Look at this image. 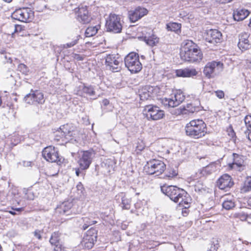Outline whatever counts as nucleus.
Here are the masks:
<instances>
[{
	"mask_svg": "<svg viewBox=\"0 0 251 251\" xmlns=\"http://www.w3.org/2000/svg\"><path fill=\"white\" fill-rule=\"evenodd\" d=\"M84 135L79 133L76 127L72 124H67L60 126L55 133L54 140L59 141L60 139L66 143L81 144Z\"/></svg>",
	"mask_w": 251,
	"mask_h": 251,
	"instance_id": "nucleus-1",
	"label": "nucleus"
},
{
	"mask_svg": "<svg viewBox=\"0 0 251 251\" xmlns=\"http://www.w3.org/2000/svg\"><path fill=\"white\" fill-rule=\"evenodd\" d=\"M161 191L169 197L170 199L185 209L190 206L191 199L189 194L184 190L180 189L175 186H163Z\"/></svg>",
	"mask_w": 251,
	"mask_h": 251,
	"instance_id": "nucleus-2",
	"label": "nucleus"
},
{
	"mask_svg": "<svg viewBox=\"0 0 251 251\" xmlns=\"http://www.w3.org/2000/svg\"><path fill=\"white\" fill-rule=\"evenodd\" d=\"M180 54L182 60L190 62L199 61L202 57L201 50L191 40L183 41Z\"/></svg>",
	"mask_w": 251,
	"mask_h": 251,
	"instance_id": "nucleus-3",
	"label": "nucleus"
},
{
	"mask_svg": "<svg viewBox=\"0 0 251 251\" xmlns=\"http://www.w3.org/2000/svg\"><path fill=\"white\" fill-rule=\"evenodd\" d=\"M185 132L186 135L191 138H201L206 133V124L201 120H192L186 125Z\"/></svg>",
	"mask_w": 251,
	"mask_h": 251,
	"instance_id": "nucleus-4",
	"label": "nucleus"
},
{
	"mask_svg": "<svg viewBox=\"0 0 251 251\" xmlns=\"http://www.w3.org/2000/svg\"><path fill=\"white\" fill-rule=\"evenodd\" d=\"M125 64L126 67L131 73H138L142 68L138 54L134 52L128 53L125 57Z\"/></svg>",
	"mask_w": 251,
	"mask_h": 251,
	"instance_id": "nucleus-5",
	"label": "nucleus"
},
{
	"mask_svg": "<svg viewBox=\"0 0 251 251\" xmlns=\"http://www.w3.org/2000/svg\"><path fill=\"white\" fill-rule=\"evenodd\" d=\"M105 26L108 31L120 33L122 29L123 21L119 15L110 14L106 20Z\"/></svg>",
	"mask_w": 251,
	"mask_h": 251,
	"instance_id": "nucleus-6",
	"label": "nucleus"
},
{
	"mask_svg": "<svg viewBox=\"0 0 251 251\" xmlns=\"http://www.w3.org/2000/svg\"><path fill=\"white\" fill-rule=\"evenodd\" d=\"M166 169V165L161 160L152 159L147 162L145 167L146 172L150 175L159 176Z\"/></svg>",
	"mask_w": 251,
	"mask_h": 251,
	"instance_id": "nucleus-7",
	"label": "nucleus"
},
{
	"mask_svg": "<svg viewBox=\"0 0 251 251\" xmlns=\"http://www.w3.org/2000/svg\"><path fill=\"white\" fill-rule=\"evenodd\" d=\"M94 156L95 153L92 151L78 152L77 163L80 170H85L88 169Z\"/></svg>",
	"mask_w": 251,
	"mask_h": 251,
	"instance_id": "nucleus-8",
	"label": "nucleus"
},
{
	"mask_svg": "<svg viewBox=\"0 0 251 251\" xmlns=\"http://www.w3.org/2000/svg\"><path fill=\"white\" fill-rule=\"evenodd\" d=\"M223 70V64L221 61H213L206 64L203 73L208 78L214 77Z\"/></svg>",
	"mask_w": 251,
	"mask_h": 251,
	"instance_id": "nucleus-9",
	"label": "nucleus"
},
{
	"mask_svg": "<svg viewBox=\"0 0 251 251\" xmlns=\"http://www.w3.org/2000/svg\"><path fill=\"white\" fill-rule=\"evenodd\" d=\"M143 113L148 119L153 121L160 120L165 116L163 110H161L158 106L153 105L145 106Z\"/></svg>",
	"mask_w": 251,
	"mask_h": 251,
	"instance_id": "nucleus-10",
	"label": "nucleus"
},
{
	"mask_svg": "<svg viewBox=\"0 0 251 251\" xmlns=\"http://www.w3.org/2000/svg\"><path fill=\"white\" fill-rule=\"evenodd\" d=\"M185 99V96L180 90H177L171 98H164L162 103L166 107H175L179 105Z\"/></svg>",
	"mask_w": 251,
	"mask_h": 251,
	"instance_id": "nucleus-11",
	"label": "nucleus"
},
{
	"mask_svg": "<svg viewBox=\"0 0 251 251\" xmlns=\"http://www.w3.org/2000/svg\"><path fill=\"white\" fill-rule=\"evenodd\" d=\"M42 156L49 162L57 163L60 162L57 150L51 146L44 148L42 151Z\"/></svg>",
	"mask_w": 251,
	"mask_h": 251,
	"instance_id": "nucleus-12",
	"label": "nucleus"
},
{
	"mask_svg": "<svg viewBox=\"0 0 251 251\" xmlns=\"http://www.w3.org/2000/svg\"><path fill=\"white\" fill-rule=\"evenodd\" d=\"M97 230L94 228H91L86 233L83 237L82 244L85 248L88 249H91L95 242L97 241Z\"/></svg>",
	"mask_w": 251,
	"mask_h": 251,
	"instance_id": "nucleus-13",
	"label": "nucleus"
},
{
	"mask_svg": "<svg viewBox=\"0 0 251 251\" xmlns=\"http://www.w3.org/2000/svg\"><path fill=\"white\" fill-rule=\"evenodd\" d=\"M31 9L29 8H24L16 10L11 15L12 19L23 22L29 23L30 21Z\"/></svg>",
	"mask_w": 251,
	"mask_h": 251,
	"instance_id": "nucleus-14",
	"label": "nucleus"
},
{
	"mask_svg": "<svg viewBox=\"0 0 251 251\" xmlns=\"http://www.w3.org/2000/svg\"><path fill=\"white\" fill-rule=\"evenodd\" d=\"M120 58L113 54H109L105 58V64L108 69L113 72H118L120 70Z\"/></svg>",
	"mask_w": 251,
	"mask_h": 251,
	"instance_id": "nucleus-15",
	"label": "nucleus"
},
{
	"mask_svg": "<svg viewBox=\"0 0 251 251\" xmlns=\"http://www.w3.org/2000/svg\"><path fill=\"white\" fill-rule=\"evenodd\" d=\"M222 37L220 31L217 29H210L206 32L205 40L210 44L216 45L222 41Z\"/></svg>",
	"mask_w": 251,
	"mask_h": 251,
	"instance_id": "nucleus-16",
	"label": "nucleus"
},
{
	"mask_svg": "<svg viewBox=\"0 0 251 251\" xmlns=\"http://www.w3.org/2000/svg\"><path fill=\"white\" fill-rule=\"evenodd\" d=\"M148 12V11L146 8L138 6L134 10H130L128 12V17L130 21L134 23L147 15Z\"/></svg>",
	"mask_w": 251,
	"mask_h": 251,
	"instance_id": "nucleus-17",
	"label": "nucleus"
},
{
	"mask_svg": "<svg viewBox=\"0 0 251 251\" xmlns=\"http://www.w3.org/2000/svg\"><path fill=\"white\" fill-rule=\"evenodd\" d=\"M233 185L231 177L227 174L222 176L217 181V186L220 189L226 190L231 188Z\"/></svg>",
	"mask_w": 251,
	"mask_h": 251,
	"instance_id": "nucleus-18",
	"label": "nucleus"
},
{
	"mask_svg": "<svg viewBox=\"0 0 251 251\" xmlns=\"http://www.w3.org/2000/svg\"><path fill=\"white\" fill-rule=\"evenodd\" d=\"M77 19L82 24L88 23L91 18L86 6H79L77 11Z\"/></svg>",
	"mask_w": 251,
	"mask_h": 251,
	"instance_id": "nucleus-19",
	"label": "nucleus"
},
{
	"mask_svg": "<svg viewBox=\"0 0 251 251\" xmlns=\"http://www.w3.org/2000/svg\"><path fill=\"white\" fill-rule=\"evenodd\" d=\"M250 35L248 33H242L239 36L238 46L242 50L249 49L251 46L249 40Z\"/></svg>",
	"mask_w": 251,
	"mask_h": 251,
	"instance_id": "nucleus-20",
	"label": "nucleus"
},
{
	"mask_svg": "<svg viewBox=\"0 0 251 251\" xmlns=\"http://www.w3.org/2000/svg\"><path fill=\"white\" fill-rule=\"evenodd\" d=\"M198 72L194 68H185L176 70V75L178 77H190L196 76Z\"/></svg>",
	"mask_w": 251,
	"mask_h": 251,
	"instance_id": "nucleus-21",
	"label": "nucleus"
},
{
	"mask_svg": "<svg viewBox=\"0 0 251 251\" xmlns=\"http://www.w3.org/2000/svg\"><path fill=\"white\" fill-rule=\"evenodd\" d=\"M60 233L59 232H53L50 238V242L52 246H54V251H61L62 246L59 242Z\"/></svg>",
	"mask_w": 251,
	"mask_h": 251,
	"instance_id": "nucleus-22",
	"label": "nucleus"
},
{
	"mask_svg": "<svg viewBox=\"0 0 251 251\" xmlns=\"http://www.w3.org/2000/svg\"><path fill=\"white\" fill-rule=\"evenodd\" d=\"M153 87L151 86H146L139 90V96L141 100H148L152 96Z\"/></svg>",
	"mask_w": 251,
	"mask_h": 251,
	"instance_id": "nucleus-23",
	"label": "nucleus"
},
{
	"mask_svg": "<svg viewBox=\"0 0 251 251\" xmlns=\"http://www.w3.org/2000/svg\"><path fill=\"white\" fill-rule=\"evenodd\" d=\"M233 162L228 165L230 168L236 169L243 165L244 160L243 156L233 153Z\"/></svg>",
	"mask_w": 251,
	"mask_h": 251,
	"instance_id": "nucleus-24",
	"label": "nucleus"
},
{
	"mask_svg": "<svg viewBox=\"0 0 251 251\" xmlns=\"http://www.w3.org/2000/svg\"><path fill=\"white\" fill-rule=\"evenodd\" d=\"M73 204L69 201H65L58 206L56 209L57 213L60 214L69 215V210L72 207Z\"/></svg>",
	"mask_w": 251,
	"mask_h": 251,
	"instance_id": "nucleus-25",
	"label": "nucleus"
},
{
	"mask_svg": "<svg viewBox=\"0 0 251 251\" xmlns=\"http://www.w3.org/2000/svg\"><path fill=\"white\" fill-rule=\"evenodd\" d=\"M249 11L245 9H238L233 14V17L235 21H242L249 15Z\"/></svg>",
	"mask_w": 251,
	"mask_h": 251,
	"instance_id": "nucleus-26",
	"label": "nucleus"
},
{
	"mask_svg": "<svg viewBox=\"0 0 251 251\" xmlns=\"http://www.w3.org/2000/svg\"><path fill=\"white\" fill-rule=\"evenodd\" d=\"M115 165V162L111 158H108L104 160L101 163V166L105 169V172L110 173L114 170Z\"/></svg>",
	"mask_w": 251,
	"mask_h": 251,
	"instance_id": "nucleus-27",
	"label": "nucleus"
},
{
	"mask_svg": "<svg viewBox=\"0 0 251 251\" xmlns=\"http://www.w3.org/2000/svg\"><path fill=\"white\" fill-rule=\"evenodd\" d=\"M244 121L246 128L244 131L245 134L248 139L251 141V116H246Z\"/></svg>",
	"mask_w": 251,
	"mask_h": 251,
	"instance_id": "nucleus-28",
	"label": "nucleus"
},
{
	"mask_svg": "<svg viewBox=\"0 0 251 251\" xmlns=\"http://www.w3.org/2000/svg\"><path fill=\"white\" fill-rule=\"evenodd\" d=\"M222 205L223 207L226 210L231 209L235 206V202L233 198L232 197H230V198H224Z\"/></svg>",
	"mask_w": 251,
	"mask_h": 251,
	"instance_id": "nucleus-29",
	"label": "nucleus"
},
{
	"mask_svg": "<svg viewBox=\"0 0 251 251\" xmlns=\"http://www.w3.org/2000/svg\"><path fill=\"white\" fill-rule=\"evenodd\" d=\"M144 40L148 45L151 46H155L159 42V38L155 35H152L148 37L145 36Z\"/></svg>",
	"mask_w": 251,
	"mask_h": 251,
	"instance_id": "nucleus-30",
	"label": "nucleus"
},
{
	"mask_svg": "<svg viewBox=\"0 0 251 251\" xmlns=\"http://www.w3.org/2000/svg\"><path fill=\"white\" fill-rule=\"evenodd\" d=\"M32 99L34 101L40 104L43 103L45 101L43 93L38 91H36L32 93Z\"/></svg>",
	"mask_w": 251,
	"mask_h": 251,
	"instance_id": "nucleus-31",
	"label": "nucleus"
},
{
	"mask_svg": "<svg viewBox=\"0 0 251 251\" xmlns=\"http://www.w3.org/2000/svg\"><path fill=\"white\" fill-rule=\"evenodd\" d=\"M241 191L244 193L251 191V176H248L246 178L243 185L241 187Z\"/></svg>",
	"mask_w": 251,
	"mask_h": 251,
	"instance_id": "nucleus-32",
	"label": "nucleus"
},
{
	"mask_svg": "<svg viewBox=\"0 0 251 251\" xmlns=\"http://www.w3.org/2000/svg\"><path fill=\"white\" fill-rule=\"evenodd\" d=\"M100 25H96L95 26H89L85 31V35L86 37H91L95 35L98 32Z\"/></svg>",
	"mask_w": 251,
	"mask_h": 251,
	"instance_id": "nucleus-33",
	"label": "nucleus"
},
{
	"mask_svg": "<svg viewBox=\"0 0 251 251\" xmlns=\"http://www.w3.org/2000/svg\"><path fill=\"white\" fill-rule=\"evenodd\" d=\"M183 108L185 112V114H192L199 110V108L198 107L194 106L191 103L187 104L185 107H183Z\"/></svg>",
	"mask_w": 251,
	"mask_h": 251,
	"instance_id": "nucleus-34",
	"label": "nucleus"
},
{
	"mask_svg": "<svg viewBox=\"0 0 251 251\" xmlns=\"http://www.w3.org/2000/svg\"><path fill=\"white\" fill-rule=\"evenodd\" d=\"M181 25L176 23H170L167 25V29L177 32L180 30Z\"/></svg>",
	"mask_w": 251,
	"mask_h": 251,
	"instance_id": "nucleus-35",
	"label": "nucleus"
},
{
	"mask_svg": "<svg viewBox=\"0 0 251 251\" xmlns=\"http://www.w3.org/2000/svg\"><path fill=\"white\" fill-rule=\"evenodd\" d=\"M84 225L83 226V228L84 230L86 229L89 226L93 225L97 223L96 221L91 220L89 217H83L82 218Z\"/></svg>",
	"mask_w": 251,
	"mask_h": 251,
	"instance_id": "nucleus-36",
	"label": "nucleus"
},
{
	"mask_svg": "<svg viewBox=\"0 0 251 251\" xmlns=\"http://www.w3.org/2000/svg\"><path fill=\"white\" fill-rule=\"evenodd\" d=\"M131 201L125 197H123L122 199V207L124 209H129L130 207Z\"/></svg>",
	"mask_w": 251,
	"mask_h": 251,
	"instance_id": "nucleus-37",
	"label": "nucleus"
},
{
	"mask_svg": "<svg viewBox=\"0 0 251 251\" xmlns=\"http://www.w3.org/2000/svg\"><path fill=\"white\" fill-rule=\"evenodd\" d=\"M82 91L84 93H85L90 96H94L95 94L94 88L91 86H84L82 89Z\"/></svg>",
	"mask_w": 251,
	"mask_h": 251,
	"instance_id": "nucleus-38",
	"label": "nucleus"
},
{
	"mask_svg": "<svg viewBox=\"0 0 251 251\" xmlns=\"http://www.w3.org/2000/svg\"><path fill=\"white\" fill-rule=\"evenodd\" d=\"M177 175V172L176 170L174 169H171L166 173L165 177L170 179L176 176Z\"/></svg>",
	"mask_w": 251,
	"mask_h": 251,
	"instance_id": "nucleus-39",
	"label": "nucleus"
},
{
	"mask_svg": "<svg viewBox=\"0 0 251 251\" xmlns=\"http://www.w3.org/2000/svg\"><path fill=\"white\" fill-rule=\"evenodd\" d=\"M18 70L21 73L25 75H27L28 72V69H27L26 65L24 64H20L18 66Z\"/></svg>",
	"mask_w": 251,
	"mask_h": 251,
	"instance_id": "nucleus-40",
	"label": "nucleus"
},
{
	"mask_svg": "<svg viewBox=\"0 0 251 251\" xmlns=\"http://www.w3.org/2000/svg\"><path fill=\"white\" fill-rule=\"evenodd\" d=\"M78 36L76 37V39L74 40L73 41H72L70 43H67L66 44L64 45V46L66 48H69L73 47L75 45H76L77 43V41L79 39Z\"/></svg>",
	"mask_w": 251,
	"mask_h": 251,
	"instance_id": "nucleus-41",
	"label": "nucleus"
},
{
	"mask_svg": "<svg viewBox=\"0 0 251 251\" xmlns=\"http://www.w3.org/2000/svg\"><path fill=\"white\" fill-rule=\"evenodd\" d=\"M24 101L26 104V106L29 105L30 104V101H31V96L30 93L27 94L24 99Z\"/></svg>",
	"mask_w": 251,
	"mask_h": 251,
	"instance_id": "nucleus-42",
	"label": "nucleus"
},
{
	"mask_svg": "<svg viewBox=\"0 0 251 251\" xmlns=\"http://www.w3.org/2000/svg\"><path fill=\"white\" fill-rule=\"evenodd\" d=\"M185 112L184 110L183 107V108L179 107L177 109L174 110V112L172 113V114L179 115L180 114L184 115V114H185Z\"/></svg>",
	"mask_w": 251,
	"mask_h": 251,
	"instance_id": "nucleus-43",
	"label": "nucleus"
},
{
	"mask_svg": "<svg viewBox=\"0 0 251 251\" xmlns=\"http://www.w3.org/2000/svg\"><path fill=\"white\" fill-rule=\"evenodd\" d=\"M216 96L219 99H223L225 97V93L222 90H217L215 91Z\"/></svg>",
	"mask_w": 251,
	"mask_h": 251,
	"instance_id": "nucleus-44",
	"label": "nucleus"
},
{
	"mask_svg": "<svg viewBox=\"0 0 251 251\" xmlns=\"http://www.w3.org/2000/svg\"><path fill=\"white\" fill-rule=\"evenodd\" d=\"M34 235L38 239L42 238L41 231L40 230H35L34 232Z\"/></svg>",
	"mask_w": 251,
	"mask_h": 251,
	"instance_id": "nucleus-45",
	"label": "nucleus"
},
{
	"mask_svg": "<svg viewBox=\"0 0 251 251\" xmlns=\"http://www.w3.org/2000/svg\"><path fill=\"white\" fill-rule=\"evenodd\" d=\"M218 247V245H212L208 251H217Z\"/></svg>",
	"mask_w": 251,
	"mask_h": 251,
	"instance_id": "nucleus-46",
	"label": "nucleus"
},
{
	"mask_svg": "<svg viewBox=\"0 0 251 251\" xmlns=\"http://www.w3.org/2000/svg\"><path fill=\"white\" fill-rule=\"evenodd\" d=\"M74 58L77 60H82L83 59V57L82 56L77 54H75L74 55Z\"/></svg>",
	"mask_w": 251,
	"mask_h": 251,
	"instance_id": "nucleus-47",
	"label": "nucleus"
},
{
	"mask_svg": "<svg viewBox=\"0 0 251 251\" xmlns=\"http://www.w3.org/2000/svg\"><path fill=\"white\" fill-rule=\"evenodd\" d=\"M20 164H22L24 167H29L31 165V163L30 161H23L22 163H20Z\"/></svg>",
	"mask_w": 251,
	"mask_h": 251,
	"instance_id": "nucleus-48",
	"label": "nucleus"
},
{
	"mask_svg": "<svg viewBox=\"0 0 251 251\" xmlns=\"http://www.w3.org/2000/svg\"><path fill=\"white\" fill-rule=\"evenodd\" d=\"M4 197H5L4 193L3 192H0V201H1V202L4 201Z\"/></svg>",
	"mask_w": 251,
	"mask_h": 251,
	"instance_id": "nucleus-49",
	"label": "nucleus"
},
{
	"mask_svg": "<svg viewBox=\"0 0 251 251\" xmlns=\"http://www.w3.org/2000/svg\"><path fill=\"white\" fill-rule=\"evenodd\" d=\"M211 167L210 166H206V167H205L203 169V172H208L209 173H211V172L209 171V168Z\"/></svg>",
	"mask_w": 251,
	"mask_h": 251,
	"instance_id": "nucleus-50",
	"label": "nucleus"
},
{
	"mask_svg": "<svg viewBox=\"0 0 251 251\" xmlns=\"http://www.w3.org/2000/svg\"><path fill=\"white\" fill-rule=\"evenodd\" d=\"M21 27L19 25H15V32H18V30H21Z\"/></svg>",
	"mask_w": 251,
	"mask_h": 251,
	"instance_id": "nucleus-51",
	"label": "nucleus"
},
{
	"mask_svg": "<svg viewBox=\"0 0 251 251\" xmlns=\"http://www.w3.org/2000/svg\"><path fill=\"white\" fill-rule=\"evenodd\" d=\"M5 60H7L8 59V60L6 61L7 62L11 63L12 62V59L10 57H8L7 55H5Z\"/></svg>",
	"mask_w": 251,
	"mask_h": 251,
	"instance_id": "nucleus-52",
	"label": "nucleus"
},
{
	"mask_svg": "<svg viewBox=\"0 0 251 251\" xmlns=\"http://www.w3.org/2000/svg\"><path fill=\"white\" fill-rule=\"evenodd\" d=\"M102 103L104 105L106 106L109 104V101L105 99L103 100Z\"/></svg>",
	"mask_w": 251,
	"mask_h": 251,
	"instance_id": "nucleus-53",
	"label": "nucleus"
},
{
	"mask_svg": "<svg viewBox=\"0 0 251 251\" xmlns=\"http://www.w3.org/2000/svg\"><path fill=\"white\" fill-rule=\"evenodd\" d=\"M58 171H56L54 173H51V172H48V175L50 176H54L58 174Z\"/></svg>",
	"mask_w": 251,
	"mask_h": 251,
	"instance_id": "nucleus-54",
	"label": "nucleus"
},
{
	"mask_svg": "<svg viewBox=\"0 0 251 251\" xmlns=\"http://www.w3.org/2000/svg\"><path fill=\"white\" fill-rule=\"evenodd\" d=\"M80 168L76 169H75V174L77 176H79V173H80Z\"/></svg>",
	"mask_w": 251,
	"mask_h": 251,
	"instance_id": "nucleus-55",
	"label": "nucleus"
},
{
	"mask_svg": "<svg viewBox=\"0 0 251 251\" xmlns=\"http://www.w3.org/2000/svg\"><path fill=\"white\" fill-rule=\"evenodd\" d=\"M248 202L249 205L251 207V198L249 199Z\"/></svg>",
	"mask_w": 251,
	"mask_h": 251,
	"instance_id": "nucleus-56",
	"label": "nucleus"
},
{
	"mask_svg": "<svg viewBox=\"0 0 251 251\" xmlns=\"http://www.w3.org/2000/svg\"><path fill=\"white\" fill-rule=\"evenodd\" d=\"M77 189H79L82 188V185H81V184H78V185H77Z\"/></svg>",
	"mask_w": 251,
	"mask_h": 251,
	"instance_id": "nucleus-57",
	"label": "nucleus"
},
{
	"mask_svg": "<svg viewBox=\"0 0 251 251\" xmlns=\"http://www.w3.org/2000/svg\"><path fill=\"white\" fill-rule=\"evenodd\" d=\"M9 213H11L12 215H14L15 214V213L14 212H13V211H10Z\"/></svg>",
	"mask_w": 251,
	"mask_h": 251,
	"instance_id": "nucleus-58",
	"label": "nucleus"
},
{
	"mask_svg": "<svg viewBox=\"0 0 251 251\" xmlns=\"http://www.w3.org/2000/svg\"><path fill=\"white\" fill-rule=\"evenodd\" d=\"M249 25L250 27H251V19L250 20V23L249 24Z\"/></svg>",
	"mask_w": 251,
	"mask_h": 251,
	"instance_id": "nucleus-59",
	"label": "nucleus"
},
{
	"mask_svg": "<svg viewBox=\"0 0 251 251\" xmlns=\"http://www.w3.org/2000/svg\"><path fill=\"white\" fill-rule=\"evenodd\" d=\"M143 149V147H141V148H139L138 150L140 151H141V150H142Z\"/></svg>",
	"mask_w": 251,
	"mask_h": 251,
	"instance_id": "nucleus-60",
	"label": "nucleus"
},
{
	"mask_svg": "<svg viewBox=\"0 0 251 251\" xmlns=\"http://www.w3.org/2000/svg\"><path fill=\"white\" fill-rule=\"evenodd\" d=\"M0 251H2V247L0 245Z\"/></svg>",
	"mask_w": 251,
	"mask_h": 251,
	"instance_id": "nucleus-61",
	"label": "nucleus"
},
{
	"mask_svg": "<svg viewBox=\"0 0 251 251\" xmlns=\"http://www.w3.org/2000/svg\"><path fill=\"white\" fill-rule=\"evenodd\" d=\"M71 0H65V1L66 2H69Z\"/></svg>",
	"mask_w": 251,
	"mask_h": 251,
	"instance_id": "nucleus-62",
	"label": "nucleus"
},
{
	"mask_svg": "<svg viewBox=\"0 0 251 251\" xmlns=\"http://www.w3.org/2000/svg\"><path fill=\"white\" fill-rule=\"evenodd\" d=\"M234 134V132L232 131V135H233Z\"/></svg>",
	"mask_w": 251,
	"mask_h": 251,
	"instance_id": "nucleus-63",
	"label": "nucleus"
}]
</instances>
